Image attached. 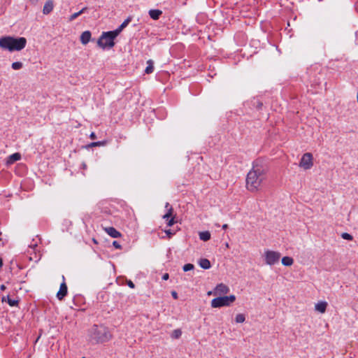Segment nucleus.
<instances>
[{
	"label": "nucleus",
	"mask_w": 358,
	"mask_h": 358,
	"mask_svg": "<svg viewBox=\"0 0 358 358\" xmlns=\"http://www.w3.org/2000/svg\"><path fill=\"white\" fill-rule=\"evenodd\" d=\"M66 294H67V285L64 282H63L60 285V288L57 294V297L58 298L59 300H62Z\"/></svg>",
	"instance_id": "9"
},
{
	"label": "nucleus",
	"mask_w": 358,
	"mask_h": 358,
	"mask_svg": "<svg viewBox=\"0 0 358 358\" xmlns=\"http://www.w3.org/2000/svg\"><path fill=\"white\" fill-rule=\"evenodd\" d=\"M82 167H83V169H85L87 168V165H86V164H85V162H83V163L82 164Z\"/></svg>",
	"instance_id": "42"
},
{
	"label": "nucleus",
	"mask_w": 358,
	"mask_h": 358,
	"mask_svg": "<svg viewBox=\"0 0 358 358\" xmlns=\"http://www.w3.org/2000/svg\"><path fill=\"white\" fill-rule=\"evenodd\" d=\"M266 167L259 160L253 163L252 169L248 172L246 178V187L250 192H256L260 187L266 177Z\"/></svg>",
	"instance_id": "1"
},
{
	"label": "nucleus",
	"mask_w": 358,
	"mask_h": 358,
	"mask_svg": "<svg viewBox=\"0 0 358 358\" xmlns=\"http://www.w3.org/2000/svg\"><path fill=\"white\" fill-rule=\"evenodd\" d=\"M104 143H105L104 141L93 142V143H91L87 145L86 148H92V147L99 146V145H104Z\"/></svg>",
	"instance_id": "25"
},
{
	"label": "nucleus",
	"mask_w": 358,
	"mask_h": 358,
	"mask_svg": "<svg viewBox=\"0 0 358 358\" xmlns=\"http://www.w3.org/2000/svg\"><path fill=\"white\" fill-rule=\"evenodd\" d=\"M97 45L103 50H108L112 48V31H104L97 41Z\"/></svg>",
	"instance_id": "4"
},
{
	"label": "nucleus",
	"mask_w": 358,
	"mask_h": 358,
	"mask_svg": "<svg viewBox=\"0 0 358 358\" xmlns=\"http://www.w3.org/2000/svg\"><path fill=\"white\" fill-rule=\"evenodd\" d=\"M172 212H173V208L171 207H170L169 209L168 210L167 213H166L163 216V218L166 219V220H169V218L172 216Z\"/></svg>",
	"instance_id": "27"
},
{
	"label": "nucleus",
	"mask_w": 358,
	"mask_h": 358,
	"mask_svg": "<svg viewBox=\"0 0 358 358\" xmlns=\"http://www.w3.org/2000/svg\"><path fill=\"white\" fill-rule=\"evenodd\" d=\"M0 288L1 290H4L6 289V286L2 285H1Z\"/></svg>",
	"instance_id": "43"
},
{
	"label": "nucleus",
	"mask_w": 358,
	"mask_h": 358,
	"mask_svg": "<svg viewBox=\"0 0 358 358\" xmlns=\"http://www.w3.org/2000/svg\"><path fill=\"white\" fill-rule=\"evenodd\" d=\"M171 295L175 299H178V294L176 291H172L171 292Z\"/></svg>",
	"instance_id": "37"
},
{
	"label": "nucleus",
	"mask_w": 358,
	"mask_h": 358,
	"mask_svg": "<svg viewBox=\"0 0 358 358\" xmlns=\"http://www.w3.org/2000/svg\"><path fill=\"white\" fill-rule=\"evenodd\" d=\"M199 264L203 269H208L210 268V262L206 258L201 259L199 261Z\"/></svg>",
	"instance_id": "15"
},
{
	"label": "nucleus",
	"mask_w": 358,
	"mask_h": 358,
	"mask_svg": "<svg viewBox=\"0 0 358 358\" xmlns=\"http://www.w3.org/2000/svg\"><path fill=\"white\" fill-rule=\"evenodd\" d=\"M212 294H213V292H211V291H209V292H208V295H211Z\"/></svg>",
	"instance_id": "47"
},
{
	"label": "nucleus",
	"mask_w": 358,
	"mask_h": 358,
	"mask_svg": "<svg viewBox=\"0 0 358 358\" xmlns=\"http://www.w3.org/2000/svg\"><path fill=\"white\" fill-rule=\"evenodd\" d=\"M104 230L110 236L112 237V227H106Z\"/></svg>",
	"instance_id": "31"
},
{
	"label": "nucleus",
	"mask_w": 358,
	"mask_h": 358,
	"mask_svg": "<svg viewBox=\"0 0 358 358\" xmlns=\"http://www.w3.org/2000/svg\"><path fill=\"white\" fill-rule=\"evenodd\" d=\"M97 299L101 302H106L110 299V294L106 290H102L99 292Z\"/></svg>",
	"instance_id": "11"
},
{
	"label": "nucleus",
	"mask_w": 358,
	"mask_h": 358,
	"mask_svg": "<svg viewBox=\"0 0 358 358\" xmlns=\"http://www.w3.org/2000/svg\"><path fill=\"white\" fill-rule=\"evenodd\" d=\"M87 7H84L79 12H81V14H83L85 10H87Z\"/></svg>",
	"instance_id": "40"
},
{
	"label": "nucleus",
	"mask_w": 358,
	"mask_h": 358,
	"mask_svg": "<svg viewBox=\"0 0 358 358\" xmlns=\"http://www.w3.org/2000/svg\"><path fill=\"white\" fill-rule=\"evenodd\" d=\"M120 280H123V279H121V278H117L116 279V282H117V283H118V284H119Z\"/></svg>",
	"instance_id": "44"
},
{
	"label": "nucleus",
	"mask_w": 358,
	"mask_h": 358,
	"mask_svg": "<svg viewBox=\"0 0 358 358\" xmlns=\"http://www.w3.org/2000/svg\"><path fill=\"white\" fill-rule=\"evenodd\" d=\"M182 335V331L180 329H175L171 334V337L173 338H179Z\"/></svg>",
	"instance_id": "24"
},
{
	"label": "nucleus",
	"mask_w": 358,
	"mask_h": 358,
	"mask_svg": "<svg viewBox=\"0 0 358 358\" xmlns=\"http://www.w3.org/2000/svg\"><path fill=\"white\" fill-rule=\"evenodd\" d=\"M27 39L24 37L3 36L0 38V48L9 52L20 51L25 48Z\"/></svg>",
	"instance_id": "2"
},
{
	"label": "nucleus",
	"mask_w": 358,
	"mask_h": 358,
	"mask_svg": "<svg viewBox=\"0 0 358 358\" xmlns=\"http://www.w3.org/2000/svg\"><path fill=\"white\" fill-rule=\"evenodd\" d=\"M162 14V12L158 9H151L149 10L150 17L155 20H158Z\"/></svg>",
	"instance_id": "14"
},
{
	"label": "nucleus",
	"mask_w": 358,
	"mask_h": 358,
	"mask_svg": "<svg viewBox=\"0 0 358 358\" xmlns=\"http://www.w3.org/2000/svg\"><path fill=\"white\" fill-rule=\"evenodd\" d=\"M2 301L4 302V301H6L10 306H15L18 304V301L17 300H15V299H13L9 297V296H7L6 297L3 296L2 298Z\"/></svg>",
	"instance_id": "18"
},
{
	"label": "nucleus",
	"mask_w": 358,
	"mask_h": 358,
	"mask_svg": "<svg viewBox=\"0 0 358 358\" xmlns=\"http://www.w3.org/2000/svg\"><path fill=\"white\" fill-rule=\"evenodd\" d=\"M341 237L343 238V239H345V240H348V241H352L353 237L352 235H350V234L348 233H343L341 234Z\"/></svg>",
	"instance_id": "28"
},
{
	"label": "nucleus",
	"mask_w": 358,
	"mask_h": 358,
	"mask_svg": "<svg viewBox=\"0 0 358 358\" xmlns=\"http://www.w3.org/2000/svg\"><path fill=\"white\" fill-rule=\"evenodd\" d=\"M124 28L122 25H120L119 27L113 30V40L121 33Z\"/></svg>",
	"instance_id": "22"
},
{
	"label": "nucleus",
	"mask_w": 358,
	"mask_h": 358,
	"mask_svg": "<svg viewBox=\"0 0 358 358\" xmlns=\"http://www.w3.org/2000/svg\"><path fill=\"white\" fill-rule=\"evenodd\" d=\"M154 71V62L152 59L147 61V67L145 69L146 74H150Z\"/></svg>",
	"instance_id": "17"
},
{
	"label": "nucleus",
	"mask_w": 358,
	"mask_h": 358,
	"mask_svg": "<svg viewBox=\"0 0 358 358\" xmlns=\"http://www.w3.org/2000/svg\"><path fill=\"white\" fill-rule=\"evenodd\" d=\"M313 165V155L310 152L305 153L300 161L299 166L305 170L310 169Z\"/></svg>",
	"instance_id": "7"
},
{
	"label": "nucleus",
	"mask_w": 358,
	"mask_h": 358,
	"mask_svg": "<svg viewBox=\"0 0 358 358\" xmlns=\"http://www.w3.org/2000/svg\"><path fill=\"white\" fill-rule=\"evenodd\" d=\"M91 32L90 31H85L81 34L80 42L83 45L87 44L91 40Z\"/></svg>",
	"instance_id": "10"
},
{
	"label": "nucleus",
	"mask_w": 358,
	"mask_h": 358,
	"mask_svg": "<svg viewBox=\"0 0 358 358\" xmlns=\"http://www.w3.org/2000/svg\"><path fill=\"white\" fill-rule=\"evenodd\" d=\"M53 7H54V5H53L52 1L49 0V1H46L43 6V14H45V15L49 14L52 10Z\"/></svg>",
	"instance_id": "12"
},
{
	"label": "nucleus",
	"mask_w": 358,
	"mask_h": 358,
	"mask_svg": "<svg viewBox=\"0 0 358 358\" xmlns=\"http://www.w3.org/2000/svg\"><path fill=\"white\" fill-rule=\"evenodd\" d=\"M90 136V138L92 139H95V138H96V136H94V135H92V136Z\"/></svg>",
	"instance_id": "46"
},
{
	"label": "nucleus",
	"mask_w": 358,
	"mask_h": 358,
	"mask_svg": "<svg viewBox=\"0 0 358 358\" xmlns=\"http://www.w3.org/2000/svg\"><path fill=\"white\" fill-rule=\"evenodd\" d=\"M21 158V155L20 153H13L12 155H10L8 158V161H7V163L8 164H13L16 161H18L20 160Z\"/></svg>",
	"instance_id": "16"
},
{
	"label": "nucleus",
	"mask_w": 358,
	"mask_h": 358,
	"mask_svg": "<svg viewBox=\"0 0 358 358\" xmlns=\"http://www.w3.org/2000/svg\"><path fill=\"white\" fill-rule=\"evenodd\" d=\"M131 17H128L122 24L121 25H122V27L124 28H125L129 24V22L131 21Z\"/></svg>",
	"instance_id": "30"
},
{
	"label": "nucleus",
	"mask_w": 358,
	"mask_h": 358,
	"mask_svg": "<svg viewBox=\"0 0 358 358\" xmlns=\"http://www.w3.org/2000/svg\"><path fill=\"white\" fill-rule=\"evenodd\" d=\"M82 358H85V357H82Z\"/></svg>",
	"instance_id": "50"
},
{
	"label": "nucleus",
	"mask_w": 358,
	"mask_h": 358,
	"mask_svg": "<svg viewBox=\"0 0 358 358\" xmlns=\"http://www.w3.org/2000/svg\"><path fill=\"white\" fill-rule=\"evenodd\" d=\"M235 300L236 296L233 294L230 296L216 297L211 301V306L213 308L229 306L231 303L234 302Z\"/></svg>",
	"instance_id": "5"
},
{
	"label": "nucleus",
	"mask_w": 358,
	"mask_h": 358,
	"mask_svg": "<svg viewBox=\"0 0 358 358\" xmlns=\"http://www.w3.org/2000/svg\"><path fill=\"white\" fill-rule=\"evenodd\" d=\"M174 224V219L173 217H171L170 220H168V226L171 227Z\"/></svg>",
	"instance_id": "35"
},
{
	"label": "nucleus",
	"mask_w": 358,
	"mask_h": 358,
	"mask_svg": "<svg viewBox=\"0 0 358 358\" xmlns=\"http://www.w3.org/2000/svg\"><path fill=\"white\" fill-rule=\"evenodd\" d=\"M280 257L281 255L278 252L268 250L264 252V258L266 264L270 266L278 263L280 260Z\"/></svg>",
	"instance_id": "6"
},
{
	"label": "nucleus",
	"mask_w": 358,
	"mask_h": 358,
	"mask_svg": "<svg viewBox=\"0 0 358 358\" xmlns=\"http://www.w3.org/2000/svg\"><path fill=\"white\" fill-rule=\"evenodd\" d=\"M89 341L93 343L103 342L107 339V331L105 327L94 325L89 330Z\"/></svg>",
	"instance_id": "3"
},
{
	"label": "nucleus",
	"mask_w": 358,
	"mask_h": 358,
	"mask_svg": "<svg viewBox=\"0 0 358 358\" xmlns=\"http://www.w3.org/2000/svg\"><path fill=\"white\" fill-rule=\"evenodd\" d=\"M81 15V12H77V13H75L73 14H72L70 17H69V20L70 21H73L75 19H76L78 16H80Z\"/></svg>",
	"instance_id": "29"
},
{
	"label": "nucleus",
	"mask_w": 358,
	"mask_h": 358,
	"mask_svg": "<svg viewBox=\"0 0 358 358\" xmlns=\"http://www.w3.org/2000/svg\"><path fill=\"white\" fill-rule=\"evenodd\" d=\"M356 10H357V11L358 12V3H357V6H356Z\"/></svg>",
	"instance_id": "48"
},
{
	"label": "nucleus",
	"mask_w": 358,
	"mask_h": 358,
	"mask_svg": "<svg viewBox=\"0 0 358 358\" xmlns=\"http://www.w3.org/2000/svg\"><path fill=\"white\" fill-rule=\"evenodd\" d=\"M113 248L116 249H121L122 246L117 241H113Z\"/></svg>",
	"instance_id": "32"
},
{
	"label": "nucleus",
	"mask_w": 358,
	"mask_h": 358,
	"mask_svg": "<svg viewBox=\"0 0 358 358\" xmlns=\"http://www.w3.org/2000/svg\"><path fill=\"white\" fill-rule=\"evenodd\" d=\"M245 317L243 314H241V313L236 315V316L235 317V321L237 323H243L245 322Z\"/></svg>",
	"instance_id": "21"
},
{
	"label": "nucleus",
	"mask_w": 358,
	"mask_h": 358,
	"mask_svg": "<svg viewBox=\"0 0 358 358\" xmlns=\"http://www.w3.org/2000/svg\"><path fill=\"white\" fill-rule=\"evenodd\" d=\"M166 233L168 234L169 237H171V236L173 235V233L171 231V230L166 231Z\"/></svg>",
	"instance_id": "39"
},
{
	"label": "nucleus",
	"mask_w": 358,
	"mask_h": 358,
	"mask_svg": "<svg viewBox=\"0 0 358 358\" xmlns=\"http://www.w3.org/2000/svg\"><path fill=\"white\" fill-rule=\"evenodd\" d=\"M222 229H224V230H225V229H227L228 228V224H223V225H222Z\"/></svg>",
	"instance_id": "41"
},
{
	"label": "nucleus",
	"mask_w": 358,
	"mask_h": 358,
	"mask_svg": "<svg viewBox=\"0 0 358 358\" xmlns=\"http://www.w3.org/2000/svg\"><path fill=\"white\" fill-rule=\"evenodd\" d=\"M229 292V288L228 286L223 283H220L215 287L213 294L215 296H221L227 294Z\"/></svg>",
	"instance_id": "8"
},
{
	"label": "nucleus",
	"mask_w": 358,
	"mask_h": 358,
	"mask_svg": "<svg viewBox=\"0 0 358 358\" xmlns=\"http://www.w3.org/2000/svg\"><path fill=\"white\" fill-rule=\"evenodd\" d=\"M121 236L120 233L113 228V238Z\"/></svg>",
	"instance_id": "33"
},
{
	"label": "nucleus",
	"mask_w": 358,
	"mask_h": 358,
	"mask_svg": "<svg viewBox=\"0 0 358 358\" xmlns=\"http://www.w3.org/2000/svg\"><path fill=\"white\" fill-rule=\"evenodd\" d=\"M194 268V265L192 264H186L183 266V271H189L192 270Z\"/></svg>",
	"instance_id": "26"
},
{
	"label": "nucleus",
	"mask_w": 358,
	"mask_h": 358,
	"mask_svg": "<svg viewBox=\"0 0 358 358\" xmlns=\"http://www.w3.org/2000/svg\"><path fill=\"white\" fill-rule=\"evenodd\" d=\"M169 206V203H166V208H168V206Z\"/></svg>",
	"instance_id": "49"
},
{
	"label": "nucleus",
	"mask_w": 358,
	"mask_h": 358,
	"mask_svg": "<svg viewBox=\"0 0 358 358\" xmlns=\"http://www.w3.org/2000/svg\"><path fill=\"white\" fill-rule=\"evenodd\" d=\"M127 285L131 288H134V287H135L134 282L131 280L127 281Z\"/></svg>",
	"instance_id": "36"
},
{
	"label": "nucleus",
	"mask_w": 358,
	"mask_h": 358,
	"mask_svg": "<svg viewBox=\"0 0 358 358\" xmlns=\"http://www.w3.org/2000/svg\"><path fill=\"white\" fill-rule=\"evenodd\" d=\"M199 238L203 241H207L210 238V234L209 231H203L199 233Z\"/></svg>",
	"instance_id": "20"
},
{
	"label": "nucleus",
	"mask_w": 358,
	"mask_h": 358,
	"mask_svg": "<svg viewBox=\"0 0 358 358\" xmlns=\"http://www.w3.org/2000/svg\"><path fill=\"white\" fill-rule=\"evenodd\" d=\"M3 266V262H2V259L0 257V268H1Z\"/></svg>",
	"instance_id": "45"
},
{
	"label": "nucleus",
	"mask_w": 358,
	"mask_h": 358,
	"mask_svg": "<svg viewBox=\"0 0 358 358\" xmlns=\"http://www.w3.org/2000/svg\"><path fill=\"white\" fill-rule=\"evenodd\" d=\"M327 303L326 301H320L315 304V308L317 311L324 313L326 311Z\"/></svg>",
	"instance_id": "13"
},
{
	"label": "nucleus",
	"mask_w": 358,
	"mask_h": 358,
	"mask_svg": "<svg viewBox=\"0 0 358 358\" xmlns=\"http://www.w3.org/2000/svg\"><path fill=\"white\" fill-rule=\"evenodd\" d=\"M294 263V260L292 257H284L282 259V264L284 266H292Z\"/></svg>",
	"instance_id": "19"
},
{
	"label": "nucleus",
	"mask_w": 358,
	"mask_h": 358,
	"mask_svg": "<svg viewBox=\"0 0 358 358\" xmlns=\"http://www.w3.org/2000/svg\"><path fill=\"white\" fill-rule=\"evenodd\" d=\"M169 273H164V274L163 275V276H162V279H163L164 280H168V279H169Z\"/></svg>",
	"instance_id": "38"
},
{
	"label": "nucleus",
	"mask_w": 358,
	"mask_h": 358,
	"mask_svg": "<svg viewBox=\"0 0 358 358\" xmlns=\"http://www.w3.org/2000/svg\"><path fill=\"white\" fill-rule=\"evenodd\" d=\"M11 66L14 70H19L22 68L23 64L20 62H15L12 64Z\"/></svg>",
	"instance_id": "23"
},
{
	"label": "nucleus",
	"mask_w": 358,
	"mask_h": 358,
	"mask_svg": "<svg viewBox=\"0 0 358 358\" xmlns=\"http://www.w3.org/2000/svg\"><path fill=\"white\" fill-rule=\"evenodd\" d=\"M103 204H104V202H103V201L101 202V203H100V208H101L103 210H104V212H106V213L108 212L110 210H109V209L108 210V209H106V208L105 209V208H104V207L103 206Z\"/></svg>",
	"instance_id": "34"
}]
</instances>
